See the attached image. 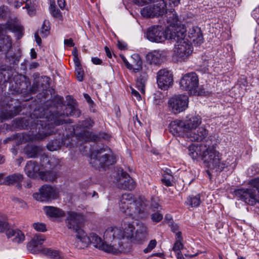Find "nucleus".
Segmentation results:
<instances>
[{"label": "nucleus", "mask_w": 259, "mask_h": 259, "mask_svg": "<svg viewBox=\"0 0 259 259\" xmlns=\"http://www.w3.org/2000/svg\"><path fill=\"white\" fill-rule=\"evenodd\" d=\"M80 114L79 110L70 104H67L63 113L49 111L39 114V110H35L28 120L27 129L30 128L33 133L35 130L36 138L41 140L53 134L56 126L72 122L69 119H66V117H78Z\"/></svg>", "instance_id": "obj_1"}, {"label": "nucleus", "mask_w": 259, "mask_h": 259, "mask_svg": "<svg viewBox=\"0 0 259 259\" xmlns=\"http://www.w3.org/2000/svg\"><path fill=\"white\" fill-rule=\"evenodd\" d=\"M122 231L117 227H109L104 232V237L106 242H103L101 238L95 233H91L88 236L84 231L76 240V246L79 249L88 247L90 244L100 250L113 254L119 252V247L121 246L120 238L122 237Z\"/></svg>", "instance_id": "obj_2"}, {"label": "nucleus", "mask_w": 259, "mask_h": 259, "mask_svg": "<svg viewBox=\"0 0 259 259\" xmlns=\"http://www.w3.org/2000/svg\"><path fill=\"white\" fill-rule=\"evenodd\" d=\"M120 211L132 219H143L148 215L147 206L141 199L135 200L131 193H124L120 198L119 202Z\"/></svg>", "instance_id": "obj_3"}, {"label": "nucleus", "mask_w": 259, "mask_h": 259, "mask_svg": "<svg viewBox=\"0 0 259 259\" xmlns=\"http://www.w3.org/2000/svg\"><path fill=\"white\" fill-rule=\"evenodd\" d=\"M186 29L183 27H172L168 31L169 39L176 41L174 48L176 56L179 59L185 60L193 52V47L188 39L186 38Z\"/></svg>", "instance_id": "obj_4"}, {"label": "nucleus", "mask_w": 259, "mask_h": 259, "mask_svg": "<svg viewBox=\"0 0 259 259\" xmlns=\"http://www.w3.org/2000/svg\"><path fill=\"white\" fill-rule=\"evenodd\" d=\"M1 33L10 31L15 33L16 39H20L24 35V28L20 24L18 19L12 14L7 7H1Z\"/></svg>", "instance_id": "obj_5"}, {"label": "nucleus", "mask_w": 259, "mask_h": 259, "mask_svg": "<svg viewBox=\"0 0 259 259\" xmlns=\"http://www.w3.org/2000/svg\"><path fill=\"white\" fill-rule=\"evenodd\" d=\"M116 162V157L107 146L93 151L90 156V164L96 169H106Z\"/></svg>", "instance_id": "obj_6"}, {"label": "nucleus", "mask_w": 259, "mask_h": 259, "mask_svg": "<svg viewBox=\"0 0 259 259\" xmlns=\"http://www.w3.org/2000/svg\"><path fill=\"white\" fill-rule=\"evenodd\" d=\"M202 156L204 163L208 168L219 171L222 154L215 149L214 145L209 146L203 152Z\"/></svg>", "instance_id": "obj_7"}, {"label": "nucleus", "mask_w": 259, "mask_h": 259, "mask_svg": "<svg viewBox=\"0 0 259 259\" xmlns=\"http://www.w3.org/2000/svg\"><path fill=\"white\" fill-rule=\"evenodd\" d=\"M234 194L237 197L250 205H254L259 203V191L254 190L248 185L246 189H236Z\"/></svg>", "instance_id": "obj_8"}, {"label": "nucleus", "mask_w": 259, "mask_h": 259, "mask_svg": "<svg viewBox=\"0 0 259 259\" xmlns=\"http://www.w3.org/2000/svg\"><path fill=\"white\" fill-rule=\"evenodd\" d=\"M5 236L8 238L15 236L12 241L17 244L23 242L25 238L24 234L21 231L14 230L8 223L7 219L1 216V238Z\"/></svg>", "instance_id": "obj_9"}, {"label": "nucleus", "mask_w": 259, "mask_h": 259, "mask_svg": "<svg viewBox=\"0 0 259 259\" xmlns=\"http://www.w3.org/2000/svg\"><path fill=\"white\" fill-rule=\"evenodd\" d=\"M67 217L65 220L67 227L73 232L76 233V240L81 235L84 231L81 229L80 226L84 221L83 216L81 213L73 211H68Z\"/></svg>", "instance_id": "obj_10"}, {"label": "nucleus", "mask_w": 259, "mask_h": 259, "mask_svg": "<svg viewBox=\"0 0 259 259\" xmlns=\"http://www.w3.org/2000/svg\"><path fill=\"white\" fill-rule=\"evenodd\" d=\"M198 84V76L195 72L186 74L180 81V86L183 90L187 91L190 94L194 95L199 94L197 91Z\"/></svg>", "instance_id": "obj_11"}, {"label": "nucleus", "mask_w": 259, "mask_h": 259, "mask_svg": "<svg viewBox=\"0 0 259 259\" xmlns=\"http://www.w3.org/2000/svg\"><path fill=\"white\" fill-rule=\"evenodd\" d=\"M12 47V40L8 35L1 34V52L5 54L6 60L10 65L17 64L19 61V57L11 50Z\"/></svg>", "instance_id": "obj_12"}, {"label": "nucleus", "mask_w": 259, "mask_h": 259, "mask_svg": "<svg viewBox=\"0 0 259 259\" xmlns=\"http://www.w3.org/2000/svg\"><path fill=\"white\" fill-rule=\"evenodd\" d=\"M171 28H167L165 31L159 25H153L149 27L146 31L147 38L151 42H161L168 38V31Z\"/></svg>", "instance_id": "obj_13"}, {"label": "nucleus", "mask_w": 259, "mask_h": 259, "mask_svg": "<svg viewBox=\"0 0 259 259\" xmlns=\"http://www.w3.org/2000/svg\"><path fill=\"white\" fill-rule=\"evenodd\" d=\"M33 196L37 201H47L57 199L59 197V191L55 187L44 185L39 189V192L33 194Z\"/></svg>", "instance_id": "obj_14"}, {"label": "nucleus", "mask_w": 259, "mask_h": 259, "mask_svg": "<svg viewBox=\"0 0 259 259\" xmlns=\"http://www.w3.org/2000/svg\"><path fill=\"white\" fill-rule=\"evenodd\" d=\"M189 102L187 95H178L171 97L168 101V106L171 111L177 114L185 110Z\"/></svg>", "instance_id": "obj_15"}, {"label": "nucleus", "mask_w": 259, "mask_h": 259, "mask_svg": "<svg viewBox=\"0 0 259 259\" xmlns=\"http://www.w3.org/2000/svg\"><path fill=\"white\" fill-rule=\"evenodd\" d=\"M157 82L159 88L167 90L173 83L172 72L167 69L160 70L157 73Z\"/></svg>", "instance_id": "obj_16"}, {"label": "nucleus", "mask_w": 259, "mask_h": 259, "mask_svg": "<svg viewBox=\"0 0 259 259\" xmlns=\"http://www.w3.org/2000/svg\"><path fill=\"white\" fill-rule=\"evenodd\" d=\"M157 2L156 4L150 5L142 8L141 10L142 16L146 18H154L165 14V10L161 6L160 2L158 1Z\"/></svg>", "instance_id": "obj_17"}, {"label": "nucleus", "mask_w": 259, "mask_h": 259, "mask_svg": "<svg viewBox=\"0 0 259 259\" xmlns=\"http://www.w3.org/2000/svg\"><path fill=\"white\" fill-rule=\"evenodd\" d=\"M117 186L121 189L131 191L135 189L136 183L126 171L121 170L120 176L117 180Z\"/></svg>", "instance_id": "obj_18"}, {"label": "nucleus", "mask_w": 259, "mask_h": 259, "mask_svg": "<svg viewBox=\"0 0 259 259\" xmlns=\"http://www.w3.org/2000/svg\"><path fill=\"white\" fill-rule=\"evenodd\" d=\"M186 134L192 132L198 128L202 122L201 117L198 115H189L183 120Z\"/></svg>", "instance_id": "obj_19"}, {"label": "nucleus", "mask_w": 259, "mask_h": 259, "mask_svg": "<svg viewBox=\"0 0 259 259\" xmlns=\"http://www.w3.org/2000/svg\"><path fill=\"white\" fill-rule=\"evenodd\" d=\"M166 57L164 51L154 50L147 55L146 59L151 64L159 65L164 61Z\"/></svg>", "instance_id": "obj_20"}, {"label": "nucleus", "mask_w": 259, "mask_h": 259, "mask_svg": "<svg viewBox=\"0 0 259 259\" xmlns=\"http://www.w3.org/2000/svg\"><path fill=\"white\" fill-rule=\"evenodd\" d=\"M208 135V131L204 127H200L196 130L188 132L185 137L192 141H202Z\"/></svg>", "instance_id": "obj_21"}, {"label": "nucleus", "mask_w": 259, "mask_h": 259, "mask_svg": "<svg viewBox=\"0 0 259 259\" xmlns=\"http://www.w3.org/2000/svg\"><path fill=\"white\" fill-rule=\"evenodd\" d=\"M44 240L45 239L42 235H35L27 244V248L29 252L34 254H38L41 252L42 249H39L38 246L41 245L44 243Z\"/></svg>", "instance_id": "obj_22"}, {"label": "nucleus", "mask_w": 259, "mask_h": 259, "mask_svg": "<svg viewBox=\"0 0 259 259\" xmlns=\"http://www.w3.org/2000/svg\"><path fill=\"white\" fill-rule=\"evenodd\" d=\"M121 225L124 229L123 232H122V236L120 238V241L121 242L122 246V242L121 241V239L124 237L129 239L134 237L135 227L132 223L127 221L126 218L122 220ZM119 229L122 231L120 229Z\"/></svg>", "instance_id": "obj_23"}, {"label": "nucleus", "mask_w": 259, "mask_h": 259, "mask_svg": "<svg viewBox=\"0 0 259 259\" xmlns=\"http://www.w3.org/2000/svg\"><path fill=\"white\" fill-rule=\"evenodd\" d=\"M188 36L194 42L197 44H201L203 42V37L202 31L198 26H192L188 31Z\"/></svg>", "instance_id": "obj_24"}, {"label": "nucleus", "mask_w": 259, "mask_h": 259, "mask_svg": "<svg viewBox=\"0 0 259 259\" xmlns=\"http://www.w3.org/2000/svg\"><path fill=\"white\" fill-rule=\"evenodd\" d=\"M25 171L29 178H35L39 176V166L37 162L30 160L25 166Z\"/></svg>", "instance_id": "obj_25"}, {"label": "nucleus", "mask_w": 259, "mask_h": 259, "mask_svg": "<svg viewBox=\"0 0 259 259\" xmlns=\"http://www.w3.org/2000/svg\"><path fill=\"white\" fill-rule=\"evenodd\" d=\"M169 131L173 135H181L185 136V129L183 120H176L171 121L169 125Z\"/></svg>", "instance_id": "obj_26"}, {"label": "nucleus", "mask_w": 259, "mask_h": 259, "mask_svg": "<svg viewBox=\"0 0 259 259\" xmlns=\"http://www.w3.org/2000/svg\"><path fill=\"white\" fill-rule=\"evenodd\" d=\"M23 179V176L21 174H15L6 177L3 183L6 185H16V187L20 189L21 188V182Z\"/></svg>", "instance_id": "obj_27"}, {"label": "nucleus", "mask_w": 259, "mask_h": 259, "mask_svg": "<svg viewBox=\"0 0 259 259\" xmlns=\"http://www.w3.org/2000/svg\"><path fill=\"white\" fill-rule=\"evenodd\" d=\"M132 58L135 60L134 64H131L128 61H124V64L127 68L130 70L133 69V71L137 73L142 69L143 61L137 54L133 55Z\"/></svg>", "instance_id": "obj_28"}, {"label": "nucleus", "mask_w": 259, "mask_h": 259, "mask_svg": "<svg viewBox=\"0 0 259 259\" xmlns=\"http://www.w3.org/2000/svg\"><path fill=\"white\" fill-rule=\"evenodd\" d=\"M44 210L46 214L51 218H58L65 215V212L61 209L52 206H46Z\"/></svg>", "instance_id": "obj_29"}, {"label": "nucleus", "mask_w": 259, "mask_h": 259, "mask_svg": "<svg viewBox=\"0 0 259 259\" xmlns=\"http://www.w3.org/2000/svg\"><path fill=\"white\" fill-rule=\"evenodd\" d=\"M148 76L145 71H141L139 75L137 76L136 86L141 93L145 94V85L148 80Z\"/></svg>", "instance_id": "obj_30"}, {"label": "nucleus", "mask_w": 259, "mask_h": 259, "mask_svg": "<svg viewBox=\"0 0 259 259\" xmlns=\"http://www.w3.org/2000/svg\"><path fill=\"white\" fill-rule=\"evenodd\" d=\"M41 151V148L37 146L27 145L24 149L25 154L28 158H36Z\"/></svg>", "instance_id": "obj_31"}, {"label": "nucleus", "mask_w": 259, "mask_h": 259, "mask_svg": "<svg viewBox=\"0 0 259 259\" xmlns=\"http://www.w3.org/2000/svg\"><path fill=\"white\" fill-rule=\"evenodd\" d=\"M39 177L42 181L53 182L57 178V172L52 170H46L39 172Z\"/></svg>", "instance_id": "obj_32"}, {"label": "nucleus", "mask_w": 259, "mask_h": 259, "mask_svg": "<svg viewBox=\"0 0 259 259\" xmlns=\"http://www.w3.org/2000/svg\"><path fill=\"white\" fill-rule=\"evenodd\" d=\"M41 253L51 258L61 259L63 257L61 252L51 248H43L41 249Z\"/></svg>", "instance_id": "obj_33"}, {"label": "nucleus", "mask_w": 259, "mask_h": 259, "mask_svg": "<svg viewBox=\"0 0 259 259\" xmlns=\"http://www.w3.org/2000/svg\"><path fill=\"white\" fill-rule=\"evenodd\" d=\"M172 12L171 11H170ZM167 15V21L168 23H169L170 27H184V25L179 26L178 25V16L172 12L171 14H167V12L166 13Z\"/></svg>", "instance_id": "obj_34"}, {"label": "nucleus", "mask_w": 259, "mask_h": 259, "mask_svg": "<svg viewBox=\"0 0 259 259\" xmlns=\"http://www.w3.org/2000/svg\"><path fill=\"white\" fill-rule=\"evenodd\" d=\"M188 154L193 160L196 159L199 156L201 155L200 148L195 145H191L189 147Z\"/></svg>", "instance_id": "obj_35"}, {"label": "nucleus", "mask_w": 259, "mask_h": 259, "mask_svg": "<svg viewBox=\"0 0 259 259\" xmlns=\"http://www.w3.org/2000/svg\"><path fill=\"white\" fill-rule=\"evenodd\" d=\"M25 3V6L23 7V9H27L28 14L30 16H34L36 13V5L35 3L32 2L30 0H26Z\"/></svg>", "instance_id": "obj_36"}, {"label": "nucleus", "mask_w": 259, "mask_h": 259, "mask_svg": "<svg viewBox=\"0 0 259 259\" xmlns=\"http://www.w3.org/2000/svg\"><path fill=\"white\" fill-rule=\"evenodd\" d=\"M235 159L233 157L230 156L225 161H221L220 167L218 172H221L224 170L225 167H227L229 166H231L234 164L233 167L236 166Z\"/></svg>", "instance_id": "obj_37"}, {"label": "nucleus", "mask_w": 259, "mask_h": 259, "mask_svg": "<svg viewBox=\"0 0 259 259\" xmlns=\"http://www.w3.org/2000/svg\"><path fill=\"white\" fill-rule=\"evenodd\" d=\"M62 143L59 140L55 139L48 143L47 148L49 151H54L59 149Z\"/></svg>", "instance_id": "obj_38"}, {"label": "nucleus", "mask_w": 259, "mask_h": 259, "mask_svg": "<svg viewBox=\"0 0 259 259\" xmlns=\"http://www.w3.org/2000/svg\"><path fill=\"white\" fill-rule=\"evenodd\" d=\"M45 159H46L48 164L50 165V168H54L56 167L60 162L59 160L56 159L55 158H51V159H49L48 156L46 155H41V160L42 161V162L43 164H44V160Z\"/></svg>", "instance_id": "obj_39"}, {"label": "nucleus", "mask_w": 259, "mask_h": 259, "mask_svg": "<svg viewBox=\"0 0 259 259\" xmlns=\"http://www.w3.org/2000/svg\"><path fill=\"white\" fill-rule=\"evenodd\" d=\"M40 81L37 80L35 81L33 83V84L30 89V91L32 93H35L37 91H39L40 90ZM41 86L42 87V90L46 89L49 86V84L48 83V80H46V84H43V83H41Z\"/></svg>", "instance_id": "obj_40"}, {"label": "nucleus", "mask_w": 259, "mask_h": 259, "mask_svg": "<svg viewBox=\"0 0 259 259\" xmlns=\"http://www.w3.org/2000/svg\"><path fill=\"white\" fill-rule=\"evenodd\" d=\"M188 204L192 207L198 206L201 202L199 195L189 196L187 199Z\"/></svg>", "instance_id": "obj_41"}, {"label": "nucleus", "mask_w": 259, "mask_h": 259, "mask_svg": "<svg viewBox=\"0 0 259 259\" xmlns=\"http://www.w3.org/2000/svg\"><path fill=\"white\" fill-rule=\"evenodd\" d=\"M50 22L49 21L45 20L41 28L40 31V35L42 37H46L50 33Z\"/></svg>", "instance_id": "obj_42"}, {"label": "nucleus", "mask_w": 259, "mask_h": 259, "mask_svg": "<svg viewBox=\"0 0 259 259\" xmlns=\"http://www.w3.org/2000/svg\"><path fill=\"white\" fill-rule=\"evenodd\" d=\"M22 110L21 106H15L12 109L7 112L6 118H12L18 115Z\"/></svg>", "instance_id": "obj_43"}, {"label": "nucleus", "mask_w": 259, "mask_h": 259, "mask_svg": "<svg viewBox=\"0 0 259 259\" xmlns=\"http://www.w3.org/2000/svg\"><path fill=\"white\" fill-rule=\"evenodd\" d=\"M77 136L85 142L92 140V133L88 131H82L77 134Z\"/></svg>", "instance_id": "obj_44"}, {"label": "nucleus", "mask_w": 259, "mask_h": 259, "mask_svg": "<svg viewBox=\"0 0 259 259\" xmlns=\"http://www.w3.org/2000/svg\"><path fill=\"white\" fill-rule=\"evenodd\" d=\"M50 11L54 18L62 19V16L60 11L53 4H51Z\"/></svg>", "instance_id": "obj_45"}, {"label": "nucleus", "mask_w": 259, "mask_h": 259, "mask_svg": "<svg viewBox=\"0 0 259 259\" xmlns=\"http://www.w3.org/2000/svg\"><path fill=\"white\" fill-rule=\"evenodd\" d=\"M248 185L254 190L259 191V177L251 179L248 182Z\"/></svg>", "instance_id": "obj_46"}, {"label": "nucleus", "mask_w": 259, "mask_h": 259, "mask_svg": "<svg viewBox=\"0 0 259 259\" xmlns=\"http://www.w3.org/2000/svg\"><path fill=\"white\" fill-rule=\"evenodd\" d=\"M94 121L91 119H86L79 122V125L83 128H88L94 125Z\"/></svg>", "instance_id": "obj_47"}, {"label": "nucleus", "mask_w": 259, "mask_h": 259, "mask_svg": "<svg viewBox=\"0 0 259 259\" xmlns=\"http://www.w3.org/2000/svg\"><path fill=\"white\" fill-rule=\"evenodd\" d=\"M75 73L77 80L82 81L83 79L84 71L81 66L75 67Z\"/></svg>", "instance_id": "obj_48"}, {"label": "nucleus", "mask_w": 259, "mask_h": 259, "mask_svg": "<svg viewBox=\"0 0 259 259\" xmlns=\"http://www.w3.org/2000/svg\"><path fill=\"white\" fill-rule=\"evenodd\" d=\"M16 84H17L16 88H17V91L21 93L24 92L28 87L27 83L25 81H22L19 83L16 82Z\"/></svg>", "instance_id": "obj_49"}, {"label": "nucleus", "mask_w": 259, "mask_h": 259, "mask_svg": "<svg viewBox=\"0 0 259 259\" xmlns=\"http://www.w3.org/2000/svg\"><path fill=\"white\" fill-rule=\"evenodd\" d=\"M156 244H157V241L156 240H155V239L151 240L149 242L147 247L145 249H144L143 252L145 253H147L150 252L153 249H154L156 247Z\"/></svg>", "instance_id": "obj_50"}, {"label": "nucleus", "mask_w": 259, "mask_h": 259, "mask_svg": "<svg viewBox=\"0 0 259 259\" xmlns=\"http://www.w3.org/2000/svg\"><path fill=\"white\" fill-rule=\"evenodd\" d=\"M183 248L184 245L182 242H180V241H176L172 249L177 253L178 252L181 251Z\"/></svg>", "instance_id": "obj_51"}, {"label": "nucleus", "mask_w": 259, "mask_h": 259, "mask_svg": "<svg viewBox=\"0 0 259 259\" xmlns=\"http://www.w3.org/2000/svg\"><path fill=\"white\" fill-rule=\"evenodd\" d=\"M34 228L39 232H45L46 230V225L42 223H35L33 224Z\"/></svg>", "instance_id": "obj_52"}, {"label": "nucleus", "mask_w": 259, "mask_h": 259, "mask_svg": "<svg viewBox=\"0 0 259 259\" xmlns=\"http://www.w3.org/2000/svg\"><path fill=\"white\" fill-rule=\"evenodd\" d=\"M163 215L159 212H156L151 214L152 220L156 223L159 222L162 220Z\"/></svg>", "instance_id": "obj_53"}, {"label": "nucleus", "mask_w": 259, "mask_h": 259, "mask_svg": "<svg viewBox=\"0 0 259 259\" xmlns=\"http://www.w3.org/2000/svg\"><path fill=\"white\" fill-rule=\"evenodd\" d=\"M151 207L155 209H158L159 208H161V206L160 205L158 200L156 198H152L151 199Z\"/></svg>", "instance_id": "obj_54"}, {"label": "nucleus", "mask_w": 259, "mask_h": 259, "mask_svg": "<svg viewBox=\"0 0 259 259\" xmlns=\"http://www.w3.org/2000/svg\"><path fill=\"white\" fill-rule=\"evenodd\" d=\"M171 177V175H169V177L167 178L164 176V178L161 179L162 183L167 187L171 186L172 185V183L171 182L170 178Z\"/></svg>", "instance_id": "obj_55"}, {"label": "nucleus", "mask_w": 259, "mask_h": 259, "mask_svg": "<svg viewBox=\"0 0 259 259\" xmlns=\"http://www.w3.org/2000/svg\"><path fill=\"white\" fill-rule=\"evenodd\" d=\"M132 90V94L134 96L137 100L140 101L141 100V96L139 93L138 91L134 89L133 88H131Z\"/></svg>", "instance_id": "obj_56"}, {"label": "nucleus", "mask_w": 259, "mask_h": 259, "mask_svg": "<svg viewBox=\"0 0 259 259\" xmlns=\"http://www.w3.org/2000/svg\"><path fill=\"white\" fill-rule=\"evenodd\" d=\"M24 2L25 1L23 0H15L13 3L14 6L15 8L18 9L22 6Z\"/></svg>", "instance_id": "obj_57"}, {"label": "nucleus", "mask_w": 259, "mask_h": 259, "mask_svg": "<svg viewBox=\"0 0 259 259\" xmlns=\"http://www.w3.org/2000/svg\"><path fill=\"white\" fill-rule=\"evenodd\" d=\"M64 45L70 47H73L74 44L72 38L66 39L64 41Z\"/></svg>", "instance_id": "obj_58"}, {"label": "nucleus", "mask_w": 259, "mask_h": 259, "mask_svg": "<svg viewBox=\"0 0 259 259\" xmlns=\"http://www.w3.org/2000/svg\"><path fill=\"white\" fill-rule=\"evenodd\" d=\"M92 61L95 65H101L102 63L101 59L98 57H93L92 58Z\"/></svg>", "instance_id": "obj_59"}, {"label": "nucleus", "mask_w": 259, "mask_h": 259, "mask_svg": "<svg viewBox=\"0 0 259 259\" xmlns=\"http://www.w3.org/2000/svg\"><path fill=\"white\" fill-rule=\"evenodd\" d=\"M34 37H35V41H36V43L38 45H40V44L41 43V39L40 37L39 36V34H38V32H36L34 33Z\"/></svg>", "instance_id": "obj_60"}, {"label": "nucleus", "mask_w": 259, "mask_h": 259, "mask_svg": "<svg viewBox=\"0 0 259 259\" xmlns=\"http://www.w3.org/2000/svg\"><path fill=\"white\" fill-rule=\"evenodd\" d=\"M73 61L74 63V65L75 67H78L81 66L79 59L77 56V55H74V57L73 58Z\"/></svg>", "instance_id": "obj_61"}, {"label": "nucleus", "mask_w": 259, "mask_h": 259, "mask_svg": "<svg viewBox=\"0 0 259 259\" xmlns=\"http://www.w3.org/2000/svg\"><path fill=\"white\" fill-rule=\"evenodd\" d=\"M58 4L59 7L61 9H63L66 6L65 1V0H58Z\"/></svg>", "instance_id": "obj_62"}, {"label": "nucleus", "mask_w": 259, "mask_h": 259, "mask_svg": "<svg viewBox=\"0 0 259 259\" xmlns=\"http://www.w3.org/2000/svg\"><path fill=\"white\" fill-rule=\"evenodd\" d=\"M176 241H180V242H182L183 241V237L182 236V233L180 231L177 232L176 234Z\"/></svg>", "instance_id": "obj_63"}, {"label": "nucleus", "mask_w": 259, "mask_h": 259, "mask_svg": "<svg viewBox=\"0 0 259 259\" xmlns=\"http://www.w3.org/2000/svg\"><path fill=\"white\" fill-rule=\"evenodd\" d=\"M105 50L107 56L108 58H111L112 57V54H111L110 49L107 46H106L105 47Z\"/></svg>", "instance_id": "obj_64"}]
</instances>
